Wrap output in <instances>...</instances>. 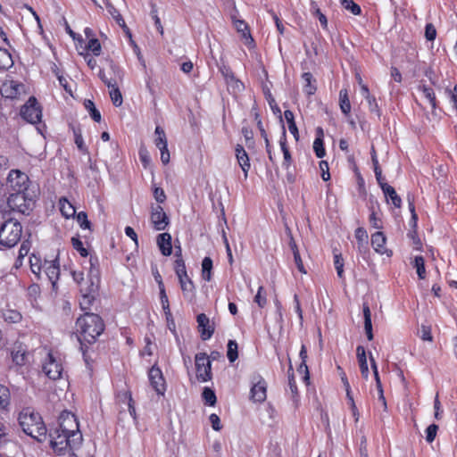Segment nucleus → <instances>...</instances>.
<instances>
[{
	"mask_svg": "<svg viewBox=\"0 0 457 457\" xmlns=\"http://www.w3.org/2000/svg\"><path fill=\"white\" fill-rule=\"evenodd\" d=\"M60 211L65 218L73 217L76 213L75 208L67 199L60 200Z\"/></svg>",
	"mask_w": 457,
	"mask_h": 457,
	"instance_id": "34",
	"label": "nucleus"
},
{
	"mask_svg": "<svg viewBox=\"0 0 457 457\" xmlns=\"http://www.w3.org/2000/svg\"><path fill=\"white\" fill-rule=\"evenodd\" d=\"M339 102L340 108L343 113L349 114L351 112V104L348 98V94L346 89H342L339 92Z\"/></svg>",
	"mask_w": 457,
	"mask_h": 457,
	"instance_id": "32",
	"label": "nucleus"
},
{
	"mask_svg": "<svg viewBox=\"0 0 457 457\" xmlns=\"http://www.w3.org/2000/svg\"><path fill=\"white\" fill-rule=\"evenodd\" d=\"M195 364L196 378L202 382H207L212 379V363L205 353H200L195 356Z\"/></svg>",
	"mask_w": 457,
	"mask_h": 457,
	"instance_id": "7",
	"label": "nucleus"
},
{
	"mask_svg": "<svg viewBox=\"0 0 457 457\" xmlns=\"http://www.w3.org/2000/svg\"><path fill=\"white\" fill-rule=\"evenodd\" d=\"M13 65L11 54L4 48L0 47V69L7 70Z\"/></svg>",
	"mask_w": 457,
	"mask_h": 457,
	"instance_id": "31",
	"label": "nucleus"
},
{
	"mask_svg": "<svg viewBox=\"0 0 457 457\" xmlns=\"http://www.w3.org/2000/svg\"><path fill=\"white\" fill-rule=\"evenodd\" d=\"M209 420H210L212 428L215 431H220L221 429L220 420L217 414H215V413L211 414L209 417Z\"/></svg>",
	"mask_w": 457,
	"mask_h": 457,
	"instance_id": "60",
	"label": "nucleus"
},
{
	"mask_svg": "<svg viewBox=\"0 0 457 457\" xmlns=\"http://www.w3.org/2000/svg\"><path fill=\"white\" fill-rule=\"evenodd\" d=\"M174 270H175V273H176L178 278L181 277V276L186 277V274H187V273L186 265H185V262H184L182 257L177 258L175 260Z\"/></svg>",
	"mask_w": 457,
	"mask_h": 457,
	"instance_id": "51",
	"label": "nucleus"
},
{
	"mask_svg": "<svg viewBox=\"0 0 457 457\" xmlns=\"http://www.w3.org/2000/svg\"><path fill=\"white\" fill-rule=\"evenodd\" d=\"M371 161H372V164H373V168H374L376 179H377L378 183L379 184L380 182L384 181V178L382 176V170L379 167L378 161L376 151H375L374 147H372V149H371Z\"/></svg>",
	"mask_w": 457,
	"mask_h": 457,
	"instance_id": "39",
	"label": "nucleus"
},
{
	"mask_svg": "<svg viewBox=\"0 0 457 457\" xmlns=\"http://www.w3.org/2000/svg\"><path fill=\"white\" fill-rule=\"evenodd\" d=\"M284 116L288 124V129H289L290 133L294 135V137L296 140H298L299 134H298V129L295 122L294 113L289 110H286L284 112Z\"/></svg>",
	"mask_w": 457,
	"mask_h": 457,
	"instance_id": "30",
	"label": "nucleus"
},
{
	"mask_svg": "<svg viewBox=\"0 0 457 457\" xmlns=\"http://www.w3.org/2000/svg\"><path fill=\"white\" fill-rule=\"evenodd\" d=\"M106 9H107V12L110 13V15L117 21V23L120 27H122L125 30H127V32L129 33V29L126 26V23H125L122 16L120 15L119 11L113 6V4L107 3Z\"/></svg>",
	"mask_w": 457,
	"mask_h": 457,
	"instance_id": "29",
	"label": "nucleus"
},
{
	"mask_svg": "<svg viewBox=\"0 0 457 457\" xmlns=\"http://www.w3.org/2000/svg\"><path fill=\"white\" fill-rule=\"evenodd\" d=\"M355 237L358 241V248L361 249L364 246V244H368V234L367 231L362 228H358L355 230Z\"/></svg>",
	"mask_w": 457,
	"mask_h": 457,
	"instance_id": "49",
	"label": "nucleus"
},
{
	"mask_svg": "<svg viewBox=\"0 0 457 457\" xmlns=\"http://www.w3.org/2000/svg\"><path fill=\"white\" fill-rule=\"evenodd\" d=\"M438 430V426L436 424L429 425L426 429V440L428 443H432L436 436Z\"/></svg>",
	"mask_w": 457,
	"mask_h": 457,
	"instance_id": "54",
	"label": "nucleus"
},
{
	"mask_svg": "<svg viewBox=\"0 0 457 457\" xmlns=\"http://www.w3.org/2000/svg\"><path fill=\"white\" fill-rule=\"evenodd\" d=\"M419 88L420 90H422L425 97L428 100L432 108H435L436 107V96H435V93H434L433 89L427 87L426 85H420L419 87Z\"/></svg>",
	"mask_w": 457,
	"mask_h": 457,
	"instance_id": "48",
	"label": "nucleus"
},
{
	"mask_svg": "<svg viewBox=\"0 0 457 457\" xmlns=\"http://www.w3.org/2000/svg\"><path fill=\"white\" fill-rule=\"evenodd\" d=\"M202 397L204 403L210 406H214L217 402V397L212 389L210 387H204L202 393Z\"/></svg>",
	"mask_w": 457,
	"mask_h": 457,
	"instance_id": "38",
	"label": "nucleus"
},
{
	"mask_svg": "<svg viewBox=\"0 0 457 457\" xmlns=\"http://www.w3.org/2000/svg\"><path fill=\"white\" fill-rule=\"evenodd\" d=\"M21 115L29 123L34 124L41 120L42 111L34 96L29 97L28 102L21 107Z\"/></svg>",
	"mask_w": 457,
	"mask_h": 457,
	"instance_id": "8",
	"label": "nucleus"
},
{
	"mask_svg": "<svg viewBox=\"0 0 457 457\" xmlns=\"http://www.w3.org/2000/svg\"><path fill=\"white\" fill-rule=\"evenodd\" d=\"M425 37L427 40L433 41L436 37V29L432 23H428L425 27Z\"/></svg>",
	"mask_w": 457,
	"mask_h": 457,
	"instance_id": "56",
	"label": "nucleus"
},
{
	"mask_svg": "<svg viewBox=\"0 0 457 457\" xmlns=\"http://www.w3.org/2000/svg\"><path fill=\"white\" fill-rule=\"evenodd\" d=\"M302 79L303 81V91L309 96L313 95L317 90V87L312 74L311 72H304L302 75Z\"/></svg>",
	"mask_w": 457,
	"mask_h": 457,
	"instance_id": "25",
	"label": "nucleus"
},
{
	"mask_svg": "<svg viewBox=\"0 0 457 457\" xmlns=\"http://www.w3.org/2000/svg\"><path fill=\"white\" fill-rule=\"evenodd\" d=\"M87 51H91L94 55L98 56L101 54V44L96 38H90L86 46Z\"/></svg>",
	"mask_w": 457,
	"mask_h": 457,
	"instance_id": "46",
	"label": "nucleus"
},
{
	"mask_svg": "<svg viewBox=\"0 0 457 457\" xmlns=\"http://www.w3.org/2000/svg\"><path fill=\"white\" fill-rule=\"evenodd\" d=\"M236 156L238 162V164L242 168L245 177H247V172L250 169V162L249 157L244 147L240 145H237L236 147Z\"/></svg>",
	"mask_w": 457,
	"mask_h": 457,
	"instance_id": "21",
	"label": "nucleus"
},
{
	"mask_svg": "<svg viewBox=\"0 0 457 457\" xmlns=\"http://www.w3.org/2000/svg\"><path fill=\"white\" fill-rule=\"evenodd\" d=\"M96 286L93 282L90 285L89 292H86L82 294L81 299L79 301V305L82 310H88L95 300V296L91 294L96 291Z\"/></svg>",
	"mask_w": 457,
	"mask_h": 457,
	"instance_id": "26",
	"label": "nucleus"
},
{
	"mask_svg": "<svg viewBox=\"0 0 457 457\" xmlns=\"http://www.w3.org/2000/svg\"><path fill=\"white\" fill-rule=\"evenodd\" d=\"M49 436L51 437L50 445L58 454H62L67 448L73 451L80 446V445H75L71 441V436L68 433H63L58 428L51 432Z\"/></svg>",
	"mask_w": 457,
	"mask_h": 457,
	"instance_id": "5",
	"label": "nucleus"
},
{
	"mask_svg": "<svg viewBox=\"0 0 457 457\" xmlns=\"http://www.w3.org/2000/svg\"><path fill=\"white\" fill-rule=\"evenodd\" d=\"M157 245L164 256L172 253L171 236L169 233H162L157 236Z\"/></svg>",
	"mask_w": 457,
	"mask_h": 457,
	"instance_id": "19",
	"label": "nucleus"
},
{
	"mask_svg": "<svg viewBox=\"0 0 457 457\" xmlns=\"http://www.w3.org/2000/svg\"><path fill=\"white\" fill-rule=\"evenodd\" d=\"M151 221L156 230H163L169 224V218L161 205L152 206Z\"/></svg>",
	"mask_w": 457,
	"mask_h": 457,
	"instance_id": "14",
	"label": "nucleus"
},
{
	"mask_svg": "<svg viewBox=\"0 0 457 457\" xmlns=\"http://www.w3.org/2000/svg\"><path fill=\"white\" fill-rule=\"evenodd\" d=\"M58 429L68 433L71 436V441L75 445H81L83 437L79 428V422L76 416L70 411H62L58 419Z\"/></svg>",
	"mask_w": 457,
	"mask_h": 457,
	"instance_id": "4",
	"label": "nucleus"
},
{
	"mask_svg": "<svg viewBox=\"0 0 457 457\" xmlns=\"http://www.w3.org/2000/svg\"><path fill=\"white\" fill-rule=\"evenodd\" d=\"M18 420L25 434L38 442L46 439V428L39 413L30 408H25L20 412Z\"/></svg>",
	"mask_w": 457,
	"mask_h": 457,
	"instance_id": "2",
	"label": "nucleus"
},
{
	"mask_svg": "<svg viewBox=\"0 0 457 457\" xmlns=\"http://www.w3.org/2000/svg\"><path fill=\"white\" fill-rule=\"evenodd\" d=\"M434 409L435 413L434 417L436 420H439L442 419V409H441V403L439 401L438 394L436 395L435 400H434Z\"/></svg>",
	"mask_w": 457,
	"mask_h": 457,
	"instance_id": "59",
	"label": "nucleus"
},
{
	"mask_svg": "<svg viewBox=\"0 0 457 457\" xmlns=\"http://www.w3.org/2000/svg\"><path fill=\"white\" fill-rule=\"evenodd\" d=\"M343 7L350 11L353 15H360L361 12V7L353 2V0H342Z\"/></svg>",
	"mask_w": 457,
	"mask_h": 457,
	"instance_id": "45",
	"label": "nucleus"
},
{
	"mask_svg": "<svg viewBox=\"0 0 457 457\" xmlns=\"http://www.w3.org/2000/svg\"><path fill=\"white\" fill-rule=\"evenodd\" d=\"M386 198L387 201L391 200L392 204L395 208H400L402 205V199L397 195L395 189L386 183L385 181L378 184Z\"/></svg>",
	"mask_w": 457,
	"mask_h": 457,
	"instance_id": "18",
	"label": "nucleus"
},
{
	"mask_svg": "<svg viewBox=\"0 0 457 457\" xmlns=\"http://www.w3.org/2000/svg\"><path fill=\"white\" fill-rule=\"evenodd\" d=\"M78 332V340L80 343V350L83 353L85 361L87 362V344H94L96 338L104 332V323L102 318L92 312H86L78 318L76 321Z\"/></svg>",
	"mask_w": 457,
	"mask_h": 457,
	"instance_id": "1",
	"label": "nucleus"
},
{
	"mask_svg": "<svg viewBox=\"0 0 457 457\" xmlns=\"http://www.w3.org/2000/svg\"><path fill=\"white\" fill-rule=\"evenodd\" d=\"M9 208L13 212H18L21 214H29L32 209L33 202L31 199H27L25 192L12 193L7 199Z\"/></svg>",
	"mask_w": 457,
	"mask_h": 457,
	"instance_id": "6",
	"label": "nucleus"
},
{
	"mask_svg": "<svg viewBox=\"0 0 457 457\" xmlns=\"http://www.w3.org/2000/svg\"><path fill=\"white\" fill-rule=\"evenodd\" d=\"M420 332H421L420 337H421L422 340H424V341L427 340V341H430V342L433 340V337H432V335H431V328H430V327L422 325Z\"/></svg>",
	"mask_w": 457,
	"mask_h": 457,
	"instance_id": "61",
	"label": "nucleus"
},
{
	"mask_svg": "<svg viewBox=\"0 0 457 457\" xmlns=\"http://www.w3.org/2000/svg\"><path fill=\"white\" fill-rule=\"evenodd\" d=\"M228 359L230 362H234L237 357V344L234 340H229L228 343V352H227Z\"/></svg>",
	"mask_w": 457,
	"mask_h": 457,
	"instance_id": "44",
	"label": "nucleus"
},
{
	"mask_svg": "<svg viewBox=\"0 0 457 457\" xmlns=\"http://www.w3.org/2000/svg\"><path fill=\"white\" fill-rule=\"evenodd\" d=\"M85 108L88 111L91 118L96 122L101 121V113L96 108L95 104L91 100H85L84 102Z\"/></svg>",
	"mask_w": 457,
	"mask_h": 457,
	"instance_id": "37",
	"label": "nucleus"
},
{
	"mask_svg": "<svg viewBox=\"0 0 457 457\" xmlns=\"http://www.w3.org/2000/svg\"><path fill=\"white\" fill-rule=\"evenodd\" d=\"M29 263L31 271L38 278L42 277V269L44 266V261H42L39 257L36 255H32L29 257Z\"/></svg>",
	"mask_w": 457,
	"mask_h": 457,
	"instance_id": "27",
	"label": "nucleus"
},
{
	"mask_svg": "<svg viewBox=\"0 0 457 457\" xmlns=\"http://www.w3.org/2000/svg\"><path fill=\"white\" fill-rule=\"evenodd\" d=\"M43 371L50 379L53 380H56L62 376V366L56 361L51 353L47 354V358L43 364Z\"/></svg>",
	"mask_w": 457,
	"mask_h": 457,
	"instance_id": "12",
	"label": "nucleus"
},
{
	"mask_svg": "<svg viewBox=\"0 0 457 457\" xmlns=\"http://www.w3.org/2000/svg\"><path fill=\"white\" fill-rule=\"evenodd\" d=\"M109 88H110V92H109L110 97L112 99L113 105H115L117 107L120 106L122 104L123 99H122L121 93H120L119 87H117L116 83L114 82L112 87H111Z\"/></svg>",
	"mask_w": 457,
	"mask_h": 457,
	"instance_id": "35",
	"label": "nucleus"
},
{
	"mask_svg": "<svg viewBox=\"0 0 457 457\" xmlns=\"http://www.w3.org/2000/svg\"><path fill=\"white\" fill-rule=\"evenodd\" d=\"M198 323V331L203 340H208L214 333V327L210 324L209 318L204 313H200L196 317Z\"/></svg>",
	"mask_w": 457,
	"mask_h": 457,
	"instance_id": "15",
	"label": "nucleus"
},
{
	"mask_svg": "<svg viewBox=\"0 0 457 457\" xmlns=\"http://www.w3.org/2000/svg\"><path fill=\"white\" fill-rule=\"evenodd\" d=\"M42 275H44L46 279L52 284L53 287H55L60 275V266L57 255L53 260H44Z\"/></svg>",
	"mask_w": 457,
	"mask_h": 457,
	"instance_id": "11",
	"label": "nucleus"
},
{
	"mask_svg": "<svg viewBox=\"0 0 457 457\" xmlns=\"http://www.w3.org/2000/svg\"><path fill=\"white\" fill-rule=\"evenodd\" d=\"M364 329L368 340L373 339L371 312L367 303H363Z\"/></svg>",
	"mask_w": 457,
	"mask_h": 457,
	"instance_id": "24",
	"label": "nucleus"
},
{
	"mask_svg": "<svg viewBox=\"0 0 457 457\" xmlns=\"http://www.w3.org/2000/svg\"><path fill=\"white\" fill-rule=\"evenodd\" d=\"M334 265L337 270V276L342 278L344 274V262L341 254H335L334 256Z\"/></svg>",
	"mask_w": 457,
	"mask_h": 457,
	"instance_id": "55",
	"label": "nucleus"
},
{
	"mask_svg": "<svg viewBox=\"0 0 457 457\" xmlns=\"http://www.w3.org/2000/svg\"><path fill=\"white\" fill-rule=\"evenodd\" d=\"M212 261L210 257H204L202 262V277L206 281L212 279Z\"/></svg>",
	"mask_w": 457,
	"mask_h": 457,
	"instance_id": "33",
	"label": "nucleus"
},
{
	"mask_svg": "<svg viewBox=\"0 0 457 457\" xmlns=\"http://www.w3.org/2000/svg\"><path fill=\"white\" fill-rule=\"evenodd\" d=\"M13 362L19 366L24 365L28 361V353L25 350L18 349L12 352Z\"/></svg>",
	"mask_w": 457,
	"mask_h": 457,
	"instance_id": "36",
	"label": "nucleus"
},
{
	"mask_svg": "<svg viewBox=\"0 0 457 457\" xmlns=\"http://www.w3.org/2000/svg\"><path fill=\"white\" fill-rule=\"evenodd\" d=\"M154 197L157 203L162 204L166 201V195L164 190L162 187H154Z\"/></svg>",
	"mask_w": 457,
	"mask_h": 457,
	"instance_id": "57",
	"label": "nucleus"
},
{
	"mask_svg": "<svg viewBox=\"0 0 457 457\" xmlns=\"http://www.w3.org/2000/svg\"><path fill=\"white\" fill-rule=\"evenodd\" d=\"M151 386L158 395H164L166 390L165 380L162 376V372L159 367L154 365L148 373Z\"/></svg>",
	"mask_w": 457,
	"mask_h": 457,
	"instance_id": "13",
	"label": "nucleus"
},
{
	"mask_svg": "<svg viewBox=\"0 0 457 457\" xmlns=\"http://www.w3.org/2000/svg\"><path fill=\"white\" fill-rule=\"evenodd\" d=\"M234 26L238 33H241L242 37L245 40V44L250 46L253 44V39L250 34L248 25L243 20H234Z\"/></svg>",
	"mask_w": 457,
	"mask_h": 457,
	"instance_id": "22",
	"label": "nucleus"
},
{
	"mask_svg": "<svg viewBox=\"0 0 457 457\" xmlns=\"http://www.w3.org/2000/svg\"><path fill=\"white\" fill-rule=\"evenodd\" d=\"M75 135V144L77 145L78 148L81 152H87V147L84 145V140L80 133L74 132Z\"/></svg>",
	"mask_w": 457,
	"mask_h": 457,
	"instance_id": "64",
	"label": "nucleus"
},
{
	"mask_svg": "<svg viewBox=\"0 0 457 457\" xmlns=\"http://www.w3.org/2000/svg\"><path fill=\"white\" fill-rule=\"evenodd\" d=\"M29 177L20 170H12L7 177V187L14 193L25 192L28 188Z\"/></svg>",
	"mask_w": 457,
	"mask_h": 457,
	"instance_id": "9",
	"label": "nucleus"
},
{
	"mask_svg": "<svg viewBox=\"0 0 457 457\" xmlns=\"http://www.w3.org/2000/svg\"><path fill=\"white\" fill-rule=\"evenodd\" d=\"M160 290V299L162 306V310L166 315L167 320L171 316L169 299L166 295L165 287L159 288Z\"/></svg>",
	"mask_w": 457,
	"mask_h": 457,
	"instance_id": "41",
	"label": "nucleus"
},
{
	"mask_svg": "<svg viewBox=\"0 0 457 457\" xmlns=\"http://www.w3.org/2000/svg\"><path fill=\"white\" fill-rule=\"evenodd\" d=\"M178 278L184 296L189 298L190 300L193 299L195 297V287L191 278L187 274H186V277L181 276Z\"/></svg>",
	"mask_w": 457,
	"mask_h": 457,
	"instance_id": "20",
	"label": "nucleus"
},
{
	"mask_svg": "<svg viewBox=\"0 0 457 457\" xmlns=\"http://www.w3.org/2000/svg\"><path fill=\"white\" fill-rule=\"evenodd\" d=\"M155 135H156V138L154 141H155V145L158 148H160L162 145H167V138H166L165 132L161 127L157 126L155 128Z\"/></svg>",
	"mask_w": 457,
	"mask_h": 457,
	"instance_id": "50",
	"label": "nucleus"
},
{
	"mask_svg": "<svg viewBox=\"0 0 457 457\" xmlns=\"http://www.w3.org/2000/svg\"><path fill=\"white\" fill-rule=\"evenodd\" d=\"M3 317L9 323H17L21 320V314L15 310H6L4 312Z\"/></svg>",
	"mask_w": 457,
	"mask_h": 457,
	"instance_id": "42",
	"label": "nucleus"
},
{
	"mask_svg": "<svg viewBox=\"0 0 457 457\" xmlns=\"http://www.w3.org/2000/svg\"><path fill=\"white\" fill-rule=\"evenodd\" d=\"M414 268H416L418 277L420 279L426 278L425 261L422 256H416L413 262Z\"/></svg>",
	"mask_w": 457,
	"mask_h": 457,
	"instance_id": "40",
	"label": "nucleus"
},
{
	"mask_svg": "<svg viewBox=\"0 0 457 457\" xmlns=\"http://www.w3.org/2000/svg\"><path fill=\"white\" fill-rule=\"evenodd\" d=\"M10 403V391L9 389L0 385V409H5Z\"/></svg>",
	"mask_w": 457,
	"mask_h": 457,
	"instance_id": "43",
	"label": "nucleus"
},
{
	"mask_svg": "<svg viewBox=\"0 0 457 457\" xmlns=\"http://www.w3.org/2000/svg\"><path fill=\"white\" fill-rule=\"evenodd\" d=\"M21 234V224L18 220L10 218L0 228V244L8 248L13 247L20 242Z\"/></svg>",
	"mask_w": 457,
	"mask_h": 457,
	"instance_id": "3",
	"label": "nucleus"
},
{
	"mask_svg": "<svg viewBox=\"0 0 457 457\" xmlns=\"http://www.w3.org/2000/svg\"><path fill=\"white\" fill-rule=\"evenodd\" d=\"M264 290L263 287L261 286L258 288V292L254 296V302L259 305V307L262 308L266 304V296L262 295V291Z\"/></svg>",
	"mask_w": 457,
	"mask_h": 457,
	"instance_id": "58",
	"label": "nucleus"
},
{
	"mask_svg": "<svg viewBox=\"0 0 457 457\" xmlns=\"http://www.w3.org/2000/svg\"><path fill=\"white\" fill-rule=\"evenodd\" d=\"M89 262H90L89 274H90V276H95L96 278H97L98 270L96 268V266L98 264L97 257L90 256Z\"/></svg>",
	"mask_w": 457,
	"mask_h": 457,
	"instance_id": "63",
	"label": "nucleus"
},
{
	"mask_svg": "<svg viewBox=\"0 0 457 457\" xmlns=\"http://www.w3.org/2000/svg\"><path fill=\"white\" fill-rule=\"evenodd\" d=\"M220 71L225 78L227 83L232 86L234 89L240 91L244 88L243 83L239 79H236L233 71L228 66L222 64L220 66Z\"/></svg>",
	"mask_w": 457,
	"mask_h": 457,
	"instance_id": "17",
	"label": "nucleus"
},
{
	"mask_svg": "<svg viewBox=\"0 0 457 457\" xmlns=\"http://www.w3.org/2000/svg\"><path fill=\"white\" fill-rule=\"evenodd\" d=\"M385 244L386 237L382 232H376L371 236V245L375 251L383 253Z\"/></svg>",
	"mask_w": 457,
	"mask_h": 457,
	"instance_id": "28",
	"label": "nucleus"
},
{
	"mask_svg": "<svg viewBox=\"0 0 457 457\" xmlns=\"http://www.w3.org/2000/svg\"><path fill=\"white\" fill-rule=\"evenodd\" d=\"M251 399L253 402L262 403L266 400L267 384L263 378L254 373L251 378Z\"/></svg>",
	"mask_w": 457,
	"mask_h": 457,
	"instance_id": "10",
	"label": "nucleus"
},
{
	"mask_svg": "<svg viewBox=\"0 0 457 457\" xmlns=\"http://www.w3.org/2000/svg\"><path fill=\"white\" fill-rule=\"evenodd\" d=\"M313 150L318 158H322L325 156L326 152L323 145L322 137H317L313 142Z\"/></svg>",
	"mask_w": 457,
	"mask_h": 457,
	"instance_id": "47",
	"label": "nucleus"
},
{
	"mask_svg": "<svg viewBox=\"0 0 457 457\" xmlns=\"http://www.w3.org/2000/svg\"><path fill=\"white\" fill-rule=\"evenodd\" d=\"M23 89L24 86L22 84L12 80L9 83L4 85V88L1 90V94L6 98L13 99L17 98L23 91Z\"/></svg>",
	"mask_w": 457,
	"mask_h": 457,
	"instance_id": "16",
	"label": "nucleus"
},
{
	"mask_svg": "<svg viewBox=\"0 0 457 457\" xmlns=\"http://www.w3.org/2000/svg\"><path fill=\"white\" fill-rule=\"evenodd\" d=\"M320 168L322 171L321 178L324 181H328L330 179V174L328 172V164L326 161H321L320 162Z\"/></svg>",
	"mask_w": 457,
	"mask_h": 457,
	"instance_id": "62",
	"label": "nucleus"
},
{
	"mask_svg": "<svg viewBox=\"0 0 457 457\" xmlns=\"http://www.w3.org/2000/svg\"><path fill=\"white\" fill-rule=\"evenodd\" d=\"M77 221L78 223L79 224L80 228H87V229H91V223L90 221L87 220V215L85 212H80L77 214Z\"/></svg>",
	"mask_w": 457,
	"mask_h": 457,
	"instance_id": "52",
	"label": "nucleus"
},
{
	"mask_svg": "<svg viewBox=\"0 0 457 457\" xmlns=\"http://www.w3.org/2000/svg\"><path fill=\"white\" fill-rule=\"evenodd\" d=\"M71 244L75 250H77L81 256L87 257L88 255L87 250L83 246L82 242L78 237L71 238Z\"/></svg>",
	"mask_w": 457,
	"mask_h": 457,
	"instance_id": "53",
	"label": "nucleus"
},
{
	"mask_svg": "<svg viewBox=\"0 0 457 457\" xmlns=\"http://www.w3.org/2000/svg\"><path fill=\"white\" fill-rule=\"evenodd\" d=\"M356 352H357V358H358L361 373L364 378H368L369 368H368V363H367L365 349L363 346L359 345L356 349Z\"/></svg>",
	"mask_w": 457,
	"mask_h": 457,
	"instance_id": "23",
	"label": "nucleus"
}]
</instances>
